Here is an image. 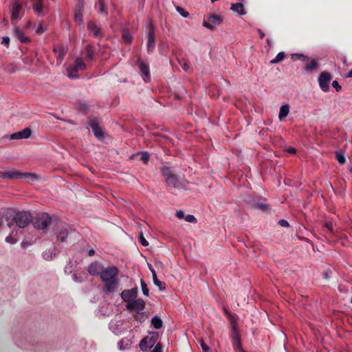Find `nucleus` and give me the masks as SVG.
<instances>
[{
  "label": "nucleus",
  "instance_id": "f257e3e1",
  "mask_svg": "<svg viewBox=\"0 0 352 352\" xmlns=\"http://www.w3.org/2000/svg\"><path fill=\"white\" fill-rule=\"evenodd\" d=\"M118 273L119 270L115 265H109L102 270L100 278L103 283L102 291L105 294L113 293L118 288L120 285Z\"/></svg>",
  "mask_w": 352,
  "mask_h": 352
},
{
  "label": "nucleus",
  "instance_id": "f03ea898",
  "mask_svg": "<svg viewBox=\"0 0 352 352\" xmlns=\"http://www.w3.org/2000/svg\"><path fill=\"white\" fill-rule=\"evenodd\" d=\"M33 221V217L30 212L18 211L14 212V215L11 221L8 223L9 228H11L14 223L19 228L27 227Z\"/></svg>",
  "mask_w": 352,
  "mask_h": 352
},
{
  "label": "nucleus",
  "instance_id": "7ed1b4c3",
  "mask_svg": "<svg viewBox=\"0 0 352 352\" xmlns=\"http://www.w3.org/2000/svg\"><path fill=\"white\" fill-rule=\"evenodd\" d=\"M0 177L8 179H25L32 182L39 179V175L35 173H22L16 170L0 171Z\"/></svg>",
  "mask_w": 352,
  "mask_h": 352
},
{
  "label": "nucleus",
  "instance_id": "20e7f679",
  "mask_svg": "<svg viewBox=\"0 0 352 352\" xmlns=\"http://www.w3.org/2000/svg\"><path fill=\"white\" fill-rule=\"evenodd\" d=\"M160 171L162 175L165 177L166 182L169 186L174 188L179 187V182L172 168L164 166L160 168Z\"/></svg>",
  "mask_w": 352,
  "mask_h": 352
},
{
  "label": "nucleus",
  "instance_id": "39448f33",
  "mask_svg": "<svg viewBox=\"0 0 352 352\" xmlns=\"http://www.w3.org/2000/svg\"><path fill=\"white\" fill-rule=\"evenodd\" d=\"M33 221V226L38 230H45L52 223V218L48 213L38 214Z\"/></svg>",
  "mask_w": 352,
  "mask_h": 352
},
{
  "label": "nucleus",
  "instance_id": "423d86ee",
  "mask_svg": "<svg viewBox=\"0 0 352 352\" xmlns=\"http://www.w3.org/2000/svg\"><path fill=\"white\" fill-rule=\"evenodd\" d=\"M100 120L97 118H89V125L94 132L95 137L99 140H102L105 133L104 129L100 126Z\"/></svg>",
  "mask_w": 352,
  "mask_h": 352
},
{
  "label": "nucleus",
  "instance_id": "0eeeda50",
  "mask_svg": "<svg viewBox=\"0 0 352 352\" xmlns=\"http://www.w3.org/2000/svg\"><path fill=\"white\" fill-rule=\"evenodd\" d=\"M87 69L86 64L83 62L82 58H77L75 60V63L73 67L67 69V74L70 78L75 79L78 78V71H83Z\"/></svg>",
  "mask_w": 352,
  "mask_h": 352
},
{
  "label": "nucleus",
  "instance_id": "6e6552de",
  "mask_svg": "<svg viewBox=\"0 0 352 352\" xmlns=\"http://www.w3.org/2000/svg\"><path fill=\"white\" fill-rule=\"evenodd\" d=\"M332 79V76L328 72H322L318 78V84L320 88L324 92H328L329 91V82Z\"/></svg>",
  "mask_w": 352,
  "mask_h": 352
},
{
  "label": "nucleus",
  "instance_id": "1a4fd4ad",
  "mask_svg": "<svg viewBox=\"0 0 352 352\" xmlns=\"http://www.w3.org/2000/svg\"><path fill=\"white\" fill-rule=\"evenodd\" d=\"M223 21L221 16L217 14H210L208 16L207 21H204L203 25L206 28L213 30L217 25H220Z\"/></svg>",
  "mask_w": 352,
  "mask_h": 352
},
{
  "label": "nucleus",
  "instance_id": "9d476101",
  "mask_svg": "<svg viewBox=\"0 0 352 352\" xmlns=\"http://www.w3.org/2000/svg\"><path fill=\"white\" fill-rule=\"evenodd\" d=\"M157 339V334L153 333L151 336L144 337L140 342V347L142 351H147L155 344Z\"/></svg>",
  "mask_w": 352,
  "mask_h": 352
},
{
  "label": "nucleus",
  "instance_id": "9b49d317",
  "mask_svg": "<svg viewBox=\"0 0 352 352\" xmlns=\"http://www.w3.org/2000/svg\"><path fill=\"white\" fill-rule=\"evenodd\" d=\"M230 338L231 339L233 348L235 351H237L239 352H245V351L242 348L241 335L239 329L236 330H231Z\"/></svg>",
  "mask_w": 352,
  "mask_h": 352
},
{
  "label": "nucleus",
  "instance_id": "f8f14e48",
  "mask_svg": "<svg viewBox=\"0 0 352 352\" xmlns=\"http://www.w3.org/2000/svg\"><path fill=\"white\" fill-rule=\"evenodd\" d=\"M138 291V287H134L131 289H124L121 292L120 296L124 302L129 304L137 297Z\"/></svg>",
  "mask_w": 352,
  "mask_h": 352
},
{
  "label": "nucleus",
  "instance_id": "ddd939ff",
  "mask_svg": "<svg viewBox=\"0 0 352 352\" xmlns=\"http://www.w3.org/2000/svg\"><path fill=\"white\" fill-rule=\"evenodd\" d=\"M11 21L17 20L21 17L22 5L18 1H14L11 4Z\"/></svg>",
  "mask_w": 352,
  "mask_h": 352
},
{
  "label": "nucleus",
  "instance_id": "4468645a",
  "mask_svg": "<svg viewBox=\"0 0 352 352\" xmlns=\"http://www.w3.org/2000/svg\"><path fill=\"white\" fill-rule=\"evenodd\" d=\"M104 267L101 263L94 261L89 265L88 272L92 276H98L100 277Z\"/></svg>",
  "mask_w": 352,
  "mask_h": 352
},
{
  "label": "nucleus",
  "instance_id": "2eb2a0df",
  "mask_svg": "<svg viewBox=\"0 0 352 352\" xmlns=\"http://www.w3.org/2000/svg\"><path fill=\"white\" fill-rule=\"evenodd\" d=\"M145 302L142 298H135L131 302L126 305V309L129 311L138 310L142 311L145 308Z\"/></svg>",
  "mask_w": 352,
  "mask_h": 352
},
{
  "label": "nucleus",
  "instance_id": "dca6fc26",
  "mask_svg": "<svg viewBox=\"0 0 352 352\" xmlns=\"http://www.w3.org/2000/svg\"><path fill=\"white\" fill-rule=\"evenodd\" d=\"M155 47V30L153 25H151L149 28L148 31V36L147 41V51L148 53H151L153 52Z\"/></svg>",
  "mask_w": 352,
  "mask_h": 352
},
{
  "label": "nucleus",
  "instance_id": "f3484780",
  "mask_svg": "<svg viewBox=\"0 0 352 352\" xmlns=\"http://www.w3.org/2000/svg\"><path fill=\"white\" fill-rule=\"evenodd\" d=\"M137 65L142 74L144 76V80L148 81L151 78L150 69L148 64L144 63L140 58L137 60Z\"/></svg>",
  "mask_w": 352,
  "mask_h": 352
},
{
  "label": "nucleus",
  "instance_id": "a211bd4d",
  "mask_svg": "<svg viewBox=\"0 0 352 352\" xmlns=\"http://www.w3.org/2000/svg\"><path fill=\"white\" fill-rule=\"evenodd\" d=\"M70 226L69 225L64 224L57 231V239L62 243L66 241L69 234Z\"/></svg>",
  "mask_w": 352,
  "mask_h": 352
},
{
  "label": "nucleus",
  "instance_id": "6ab92c4d",
  "mask_svg": "<svg viewBox=\"0 0 352 352\" xmlns=\"http://www.w3.org/2000/svg\"><path fill=\"white\" fill-rule=\"evenodd\" d=\"M87 30L97 38H102L104 36L100 28L93 21L87 23Z\"/></svg>",
  "mask_w": 352,
  "mask_h": 352
},
{
  "label": "nucleus",
  "instance_id": "aec40b11",
  "mask_svg": "<svg viewBox=\"0 0 352 352\" xmlns=\"http://www.w3.org/2000/svg\"><path fill=\"white\" fill-rule=\"evenodd\" d=\"M32 131L30 128H25L23 130L12 133L10 140L27 139L30 137Z\"/></svg>",
  "mask_w": 352,
  "mask_h": 352
},
{
  "label": "nucleus",
  "instance_id": "412c9836",
  "mask_svg": "<svg viewBox=\"0 0 352 352\" xmlns=\"http://www.w3.org/2000/svg\"><path fill=\"white\" fill-rule=\"evenodd\" d=\"M53 51L56 54V58L63 60L67 53V48L63 45H58L54 47Z\"/></svg>",
  "mask_w": 352,
  "mask_h": 352
},
{
  "label": "nucleus",
  "instance_id": "4be33fe9",
  "mask_svg": "<svg viewBox=\"0 0 352 352\" xmlns=\"http://www.w3.org/2000/svg\"><path fill=\"white\" fill-rule=\"evenodd\" d=\"M43 0H33L32 9L38 15H43Z\"/></svg>",
  "mask_w": 352,
  "mask_h": 352
},
{
  "label": "nucleus",
  "instance_id": "5701e85b",
  "mask_svg": "<svg viewBox=\"0 0 352 352\" xmlns=\"http://www.w3.org/2000/svg\"><path fill=\"white\" fill-rule=\"evenodd\" d=\"M14 34L16 38L21 43H26L30 41V39L28 36H25L23 31L18 27L14 28Z\"/></svg>",
  "mask_w": 352,
  "mask_h": 352
},
{
  "label": "nucleus",
  "instance_id": "b1692460",
  "mask_svg": "<svg viewBox=\"0 0 352 352\" xmlns=\"http://www.w3.org/2000/svg\"><path fill=\"white\" fill-rule=\"evenodd\" d=\"M149 269L151 270V273H152V277H153L154 284L156 286H157L160 290L164 289L165 285H166L165 283L162 282L160 280H158V278L157 277L156 272H155V270L152 268L151 265H149Z\"/></svg>",
  "mask_w": 352,
  "mask_h": 352
},
{
  "label": "nucleus",
  "instance_id": "393cba45",
  "mask_svg": "<svg viewBox=\"0 0 352 352\" xmlns=\"http://www.w3.org/2000/svg\"><path fill=\"white\" fill-rule=\"evenodd\" d=\"M231 10L241 15L245 14L244 6L241 3H232L231 6Z\"/></svg>",
  "mask_w": 352,
  "mask_h": 352
},
{
  "label": "nucleus",
  "instance_id": "a878e982",
  "mask_svg": "<svg viewBox=\"0 0 352 352\" xmlns=\"http://www.w3.org/2000/svg\"><path fill=\"white\" fill-rule=\"evenodd\" d=\"M85 56L87 57V58L90 60V61H92L95 57V54H94V47L91 45H86L85 48Z\"/></svg>",
  "mask_w": 352,
  "mask_h": 352
},
{
  "label": "nucleus",
  "instance_id": "bb28decb",
  "mask_svg": "<svg viewBox=\"0 0 352 352\" xmlns=\"http://www.w3.org/2000/svg\"><path fill=\"white\" fill-rule=\"evenodd\" d=\"M289 107L288 104H284V105L281 106L280 108V111H279V115H278L279 119L280 120H283L284 118L287 116V115L289 114Z\"/></svg>",
  "mask_w": 352,
  "mask_h": 352
},
{
  "label": "nucleus",
  "instance_id": "cd10ccee",
  "mask_svg": "<svg viewBox=\"0 0 352 352\" xmlns=\"http://www.w3.org/2000/svg\"><path fill=\"white\" fill-rule=\"evenodd\" d=\"M151 324L155 329H160L163 325V322L160 317L156 316L152 318Z\"/></svg>",
  "mask_w": 352,
  "mask_h": 352
},
{
  "label": "nucleus",
  "instance_id": "c85d7f7f",
  "mask_svg": "<svg viewBox=\"0 0 352 352\" xmlns=\"http://www.w3.org/2000/svg\"><path fill=\"white\" fill-rule=\"evenodd\" d=\"M148 318V316L146 315L142 311H138L136 314L134 316V318L136 321H138L140 323L144 322Z\"/></svg>",
  "mask_w": 352,
  "mask_h": 352
},
{
  "label": "nucleus",
  "instance_id": "c756f323",
  "mask_svg": "<svg viewBox=\"0 0 352 352\" xmlns=\"http://www.w3.org/2000/svg\"><path fill=\"white\" fill-rule=\"evenodd\" d=\"M318 67V63L316 60H312L309 64L306 65L304 69L306 71H313Z\"/></svg>",
  "mask_w": 352,
  "mask_h": 352
},
{
  "label": "nucleus",
  "instance_id": "7c9ffc66",
  "mask_svg": "<svg viewBox=\"0 0 352 352\" xmlns=\"http://www.w3.org/2000/svg\"><path fill=\"white\" fill-rule=\"evenodd\" d=\"M285 58V54L284 52H279L276 56L270 60V63L271 64H276L279 62H281L282 60H283Z\"/></svg>",
  "mask_w": 352,
  "mask_h": 352
},
{
  "label": "nucleus",
  "instance_id": "2f4dec72",
  "mask_svg": "<svg viewBox=\"0 0 352 352\" xmlns=\"http://www.w3.org/2000/svg\"><path fill=\"white\" fill-rule=\"evenodd\" d=\"M98 4H99V13L104 14L106 17L108 16V11L105 8L104 6V0H98Z\"/></svg>",
  "mask_w": 352,
  "mask_h": 352
},
{
  "label": "nucleus",
  "instance_id": "473e14b6",
  "mask_svg": "<svg viewBox=\"0 0 352 352\" xmlns=\"http://www.w3.org/2000/svg\"><path fill=\"white\" fill-rule=\"evenodd\" d=\"M292 58L294 60H301V61H307L308 60V57L302 54H298V53H296V54H292Z\"/></svg>",
  "mask_w": 352,
  "mask_h": 352
},
{
  "label": "nucleus",
  "instance_id": "72a5a7b5",
  "mask_svg": "<svg viewBox=\"0 0 352 352\" xmlns=\"http://www.w3.org/2000/svg\"><path fill=\"white\" fill-rule=\"evenodd\" d=\"M132 36L127 30L122 32V39L126 43H130L132 41Z\"/></svg>",
  "mask_w": 352,
  "mask_h": 352
},
{
  "label": "nucleus",
  "instance_id": "f704fd0d",
  "mask_svg": "<svg viewBox=\"0 0 352 352\" xmlns=\"http://www.w3.org/2000/svg\"><path fill=\"white\" fill-rule=\"evenodd\" d=\"M140 285H141V287H142V290L143 294L144 296H148L149 290H148V289L147 287V285L146 284V283L144 281L143 279H141Z\"/></svg>",
  "mask_w": 352,
  "mask_h": 352
},
{
  "label": "nucleus",
  "instance_id": "c9c22d12",
  "mask_svg": "<svg viewBox=\"0 0 352 352\" xmlns=\"http://www.w3.org/2000/svg\"><path fill=\"white\" fill-rule=\"evenodd\" d=\"M75 12H82L84 9V0H76Z\"/></svg>",
  "mask_w": 352,
  "mask_h": 352
},
{
  "label": "nucleus",
  "instance_id": "e433bc0d",
  "mask_svg": "<svg viewBox=\"0 0 352 352\" xmlns=\"http://www.w3.org/2000/svg\"><path fill=\"white\" fill-rule=\"evenodd\" d=\"M149 157H150L149 153L148 152L145 151V152H143L141 153L140 160L142 161V162L144 164H146L149 160Z\"/></svg>",
  "mask_w": 352,
  "mask_h": 352
},
{
  "label": "nucleus",
  "instance_id": "4c0bfd02",
  "mask_svg": "<svg viewBox=\"0 0 352 352\" xmlns=\"http://www.w3.org/2000/svg\"><path fill=\"white\" fill-rule=\"evenodd\" d=\"M336 158L340 164H344L346 162V159L344 155L338 152L336 154Z\"/></svg>",
  "mask_w": 352,
  "mask_h": 352
},
{
  "label": "nucleus",
  "instance_id": "58836bf2",
  "mask_svg": "<svg viewBox=\"0 0 352 352\" xmlns=\"http://www.w3.org/2000/svg\"><path fill=\"white\" fill-rule=\"evenodd\" d=\"M139 242L144 247L148 245V242L145 239L143 233L141 232L138 236Z\"/></svg>",
  "mask_w": 352,
  "mask_h": 352
},
{
  "label": "nucleus",
  "instance_id": "ea45409f",
  "mask_svg": "<svg viewBox=\"0 0 352 352\" xmlns=\"http://www.w3.org/2000/svg\"><path fill=\"white\" fill-rule=\"evenodd\" d=\"M176 10L182 16L185 18L188 17L189 15V13L180 6H177Z\"/></svg>",
  "mask_w": 352,
  "mask_h": 352
},
{
  "label": "nucleus",
  "instance_id": "a19ab883",
  "mask_svg": "<svg viewBox=\"0 0 352 352\" xmlns=\"http://www.w3.org/2000/svg\"><path fill=\"white\" fill-rule=\"evenodd\" d=\"M324 226L330 232L331 234H335V232L333 230V224L331 221H327L324 223Z\"/></svg>",
  "mask_w": 352,
  "mask_h": 352
},
{
  "label": "nucleus",
  "instance_id": "79ce46f5",
  "mask_svg": "<svg viewBox=\"0 0 352 352\" xmlns=\"http://www.w3.org/2000/svg\"><path fill=\"white\" fill-rule=\"evenodd\" d=\"M229 320H230V325H231V330H236V329H238V324H237L236 320L234 318V317L232 316V318H229Z\"/></svg>",
  "mask_w": 352,
  "mask_h": 352
},
{
  "label": "nucleus",
  "instance_id": "37998d69",
  "mask_svg": "<svg viewBox=\"0 0 352 352\" xmlns=\"http://www.w3.org/2000/svg\"><path fill=\"white\" fill-rule=\"evenodd\" d=\"M185 220L188 223H196L197 219L194 215L188 214L185 217Z\"/></svg>",
  "mask_w": 352,
  "mask_h": 352
},
{
  "label": "nucleus",
  "instance_id": "c03bdc74",
  "mask_svg": "<svg viewBox=\"0 0 352 352\" xmlns=\"http://www.w3.org/2000/svg\"><path fill=\"white\" fill-rule=\"evenodd\" d=\"M6 241L8 243H12V244L16 243V241H17V240L16 239H14V236H12V234H10V235H8L6 238Z\"/></svg>",
  "mask_w": 352,
  "mask_h": 352
},
{
  "label": "nucleus",
  "instance_id": "a18cd8bd",
  "mask_svg": "<svg viewBox=\"0 0 352 352\" xmlns=\"http://www.w3.org/2000/svg\"><path fill=\"white\" fill-rule=\"evenodd\" d=\"M74 18L76 21H82V12H75Z\"/></svg>",
  "mask_w": 352,
  "mask_h": 352
},
{
  "label": "nucleus",
  "instance_id": "49530a36",
  "mask_svg": "<svg viewBox=\"0 0 352 352\" xmlns=\"http://www.w3.org/2000/svg\"><path fill=\"white\" fill-rule=\"evenodd\" d=\"M332 87L337 91H340L342 89L341 85L339 84V82L337 80H334L332 82Z\"/></svg>",
  "mask_w": 352,
  "mask_h": 352
},
{
  "label": "nucleus",
  "instance_id": "de8ad7c7",
  "mask_svg": "<svg viewBox=\"0 0 352 352\" xmlns=\"http://www.w3.org/2000/svg\"><path fill=\"white\" fill-rule=\"evenodd\" d=\"M254 208L265 211L267 209V206L263 204H255Z\"/></svg>",
  "mask_w": 352,
  "mask_h": 352
},
{
  "label": "nucleus",
  "instance_id": "09e8293b",
  "mask_svg": "<svg viewBox=\"0 0 352 352\" xmlns=\"http://www.w3.org/2000/svg\"><path fill=\"white\" fill-rule=\"evenodd\" d=\"M278 224L282 226V227H285V228H287L289 226V224L288 223L287 221L285 220V219H280L278 221Z\"/></svg>",
  "mask_w": 352,
  "mask_h": 352
},
{
  "label": "nucleus",
  "instance_id": "8fccbe9b",
  "mask_svg": "<svg viewBox=\"0 0 352 352\" xmlns=\"http://www.w3.org/2000/svg\"><path fill=\"white\" fill-rule=\"evenodd\" d=\"M162 344L160 343H157L154 349L152 351V352H162Z\"/></svg>",
  "mask_w": 352,
  "mask_h": 352
},
{
  "label": "nucleus",
  "instance_id": "3c124183",
  "mask_svg": "<svg viewBox=\"0 0 352 352\" xmlns=\"http://www.w3.org/2000/svg\"><path fill=\"white\" fill-rule=\"evenodd\" d=\"M179 64H180L181 67H182V69H183L184 71H187V70L189 69V67H190L189 64H188V62L181 63V62L179 61Z\"/></svg>",
  "mask_w": 352,
  "mask_h": 352
},
{
  "label": "nucleus",
  "instance_id": "603ef678",
  "mask_svg": "<svg viewBox=\"0 0 352 352\" xmlns=\"http://www.w3.org/2000/svg\"><path fill=\"white\" fill-rule=\"evenodd\" d=\"M201 346L203 351L205 352H208L210 350V348L206 345V344L203 340L201 341Z\"/></svg>",
  "mask_w": 352,
  "mask_h": 352
},
{
  "label": "nucleus",
  "instance_id": "864d4df0",
  "mask_svg": "<svg viewBox=\"0 0 352 352\" xmlns=\"http://www.w3.org/2000/svg\"><path fill=\"white\" fill-rule=\"evenodd\" d=\"M10 43V38L8 36L3 37L1 43L4 45L8 46Z\"/></svg>",
  "mask_w": 352,
  "mask_h": 352
},
{
  "label": "nucleus",
  "instance_id": "5fc2aeb1",
  "mask_svg": "<svg viewBox=\"0 0 352 352\" xmlns=\"http://www.w3.org/2000/svg\"><path fill=\"white\" fill-rule=\"evenodd\" d=\"M129 340H125L124 339L121 340V341L120 342V349H124L123 345H125V344H126V345H129Z\"/></svg>",
  "mask_w": 352,
  "mask_h": 352
},
{
  "label": "nucleus",
  "instance_id": "6e6d98bb",
  "mask_svg": "<svg viewBox=\"0 0 352 352\" xmlns=\"http://www.w3.org/2000/svg\"><path fill=\"white\" fill-rule=\"evenodd\" d=\"M129 340H125L124 339L121 340V341L120 342V349H124L123 345H125V344H126V345H129Z\"/></svg>",
  "mask_w": 352,
  "mask_h": 352
},
{
  "label": "nucleus",
  "instance_id": "4d7b16f0",
  "mask_svg": "<svg viewBox=\"0 0 352 352\" xmlns=\"http://www.w3.org/2000/svg\"><path fill=\"white\" fill-rule=\"evenodd\" d=\"M176 217L178 218V219H182L184 217V213L182 210H179L176 213Z\"/></svg>",
  "mask_w": 352,
  "mask_h": 352
},
{
  "label": "nucleus",
  "instance_id": "13d9d810",
  "mask_svg": "<svg viewBox=\"0 0 352 352\" xmlns=\"http://www.w3.org/2000/svg\"><path fill=\"white\" fill-rule=\"evenodd\" d=\"M287 151L289 153H291V154H296V148H293V147H289L287 149Z\"/></svg>",
  "mask_w": 352,
  "mask_h": 352
},
{
  "label": "nucleus",
  "instance_id": "bf43d9fd",
  "mask_svg": "<svg viewBox=\"0 0 352 352\" xmlns=\"http://www.w3.org/2000/svg\"><path fill=\"white\" fill-rule=\"evenodd\" d=\"M43 32H44V30H43V25L41 24H40L38 28L36 30V33L41 34Z\"/></svg>",
  "mask_w": 352,
  "mask_h": 352
},
{
  "label": "nucleus",
  "instance_id": "052dcab7",
  "mask_svg": "<svg viewBox=\"0 0 352 352\" xmlns=\"http://www.w3.org/2000/svg\"><path fill=\"white\" fill-rule=\"evenodd\" d=\"M258 34H259V36H260V38H264V36H265V34H264V32H263L261 30H260V29H258Z\"/></svg>",
  "mask_w": 352,
  "mask_h": 352
},
{
  "label": "nucleus",
  "instance_id": "680f3d73",
  "mask_svg": "<svg viewBox=\"0 0 352 352\" xmlns=\"http://www.w3.org/2000/svg\"><path fill=\"white\" fill-rule=\"evenodd\" d=\"M347 78H352V69L349 71V72L346 75Z\"/></svg>",
  "mask_w": 352,
  "mask_h": 352
},
{
  "label": "nucleus",
  "instance_id": "e2e57ef3",
  "mask_svg": "<svg viewBox=\"0 0 352 352\" xmlns=\"http://www.w3.org/2000/svg\"><path fill=\"white\" fill-rule=\"evenodd\" d=\"M223 311L226 316L230 313L226 307H223Z\"/></svg>",
  "mask_w": 352,
  "mask_h": 352
},
{
  "label": "nucleus",
  "instance_id": "0e129e2a",
  "mask_svg": "<svg viewBox=\"0 0 352 352\" xmlns=\"http://www.w3.org/2000/svg\"><path fill=\"white\" fill-rule=\"evenodd\" d=\"M94 253H95V252H94V250H90L89 251V256H93V255L94 254Z\"/></svg>",
  "mask_w": 352,
  "mask_h": 352
},
{
  "label": "nucleus",
  "instance_id": "69168bd1",
  "mask_svg": "<svg viewBox=\"0 0 352 352\" xmlns=\"http://www.w3.org/2000/svg\"><path fill=\"white\" fill-rule=\"evenodd\" d=\"M232 316H232V314L231 313H230V314L227 316V317L228 318V319H229V318H232Z\"/></svg>",
  "mask_w": 352,
  "mask_h": 352
},
{
  "label": "nucleus",
  "instance_id": "338daca9",
  "mask_svg": "<svg viewBox=\"0 0 352 352\" xmlns=\"http://www.w3.org/2000/svg\"><path fill=\"white\" fill-rule=\"evenodd\" d=\"M324 276L327 278L328 276L327 272H324Z\"/></svg>",
  "mask_w": 352,
  "mask_h": 352
},
{
  "label": "nucleus",
  "instance_id": "774afa93",
  "mask_svg": "<svg viewBox=\"0 0 352 352\" xmlns=\"http://www.w3.org/2000/svg\"><path fill=\"white\" fill-rule=\"evenodd\" d=\"M350 173L352 174V166L349 168Z\"/></svg>",
  "mask_w": 352,
  "mask_h": 352
}]
</instances>
